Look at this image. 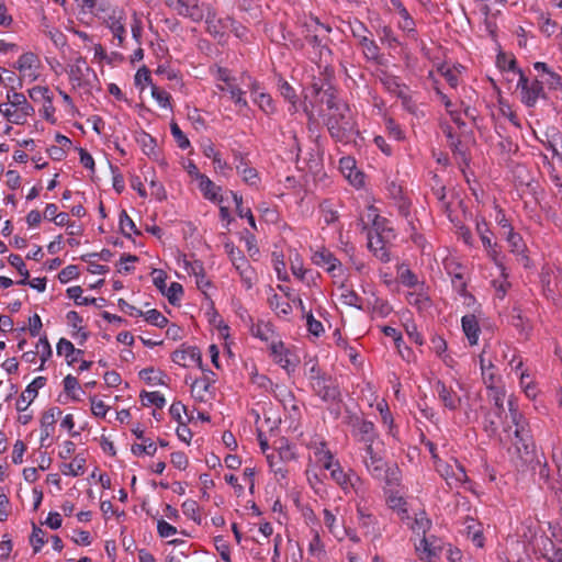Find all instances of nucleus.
<instances>
[{
    "label": "nucleus",
    "instance_id": "f257e3e1",
    "mask_svg": "<svg viewBox=\"0 0 562 562\" xmlns=\"http://www.w3.org/2000/svg\"><path fill=\"white\" fill-rule=\"evenodd\" d=\"M322 101L329 110L326 125L330 135L340 142L349 138L355 132L356 123L348 104L338 100L331 89L323 92Z\"/></svg>",
    "mask_w": 562,
    "mask_h": 562
},
{
    "label": "nucleus",
    "instance_id": "f03ea898",
    "mask_svg": "<svg viewBox=\"0 0 562 562\" xmlns=\"http://www.w3.org/2000/svg\"><path fill=\"white\" fill-rule=\"evenodd\" d=\"M34 112V108L21 92L9 91L7 102L0 103V113L15 125L25 124Z\"/></svg>",
    "mask_w": 562,
    "mask_h": 562
},
{
    "label": "nucleus",
    "instance_id": "7ed1b4c3",
    "mask_svg": "<svg viewBox=\"0 0 562 562\" xmlns=\"http://www.w3.org/2000/svg\"><path fill=\"white\" fill-rule=\"evenodd\" d=\"M508 404V414H505L503 424L504 430L508 432L510 436L512 428L514 427L513 435L514 438H508L513 445L519 450V443H521L526 449L528 448L527 441L529 438L528 430L526 429L525 420L521 414L518 412V408L513 398L507 401Z\"/></svg>",
    "mask_w": 562,
    "mask_h": 562
},
{
    "label": "nucleus",
    "instance_id": "20e7f679",
    "mask_svg": "<svg viewBox=\"0 0 562 562\" xmlns=\"http://www.w3.org/2000/svg\"><path fill=\"white\" fill-rule=\"evenodd\" d=\"M331 480L340 486L345 494L364 495L366 486L361 477L351 469L345 470L339 461L327 469Z\"/></svg>",
    "mask_w": 562,
    "mask_h": 562
},
{
    "label": "nucleus",
    "instance_id": "39448f33",
    "mask_svg": "<svg viewBox=\"0 0 562 562\" xmlns=\"http://www.w3.org/2000/svg\"><path fill=\"white\" fill-rule=\"evenodd\" d=\"M166 5L178 15L190 19L192 22H201L210 5L198 0H164Z\"/></svg>",
    "mask_w": 562,
    "mask_h": 562
},
{
    "label": "nucleus",
    "instance_id": "423d86ee",
    "mask_svg": "<svg viewBox=\"0 0 562 562\" xmlns=\"http://www.w3.org/2000/svg\"><path fill=\"white\" fill-rule=\"evenodd\" d=\"M68 76L74 89H83L91 86V80L95 78L93 70L81 57L75 59L69 66Z\"/></svg>",
    "mask_w": 562,
    "mask_h": 562
},
{
    "label": "nucleus",
    "instance_id": "0eeeda50",
    "mask_svg": "<svg viewBox=\"0 0 562 562\" xmlns=\"http://www.w3.org/2000/svg\"><path fill=\"white\" fill-rule=\"evenodd\" d=\"M436 471L450 486L457 487L468 479L464 468L454 459H452L451 463L438 460L436 462Z\"/></svg>",
    "mask_w": 562,
    "mask_h": 562
},
{
    "label": "nucleus",
    "instance_id": "6e6552de",
    "mask_svg": "<svg viewBox=\"0 0 562 562\" xmlns=\"http://www.w3.org/2000/svg\"><path fill=\"white\" fill-rule=\"evenodd\" d=\"M102 19L104 24L112 32L113 36L117 38L119 44L122 45L126 36V14L124 10L119 7L110 8L104 12Z\"/></svg>",
    "mask_w": 562,
    "mask_h": 562
},
{
    "label": "nucleus",
    "instance_id": "1a4fd4ad",
    "mask_svg": "<svg viewBox=\"0 0 562 562\" xmlns=\"http://www.w3.org/2000/svg\"><path fill=\"white\" fill-rule=\"evenodd\" d=\"M519 80L517 83V88L520 89L521 101L529 108L535 106L539 98L543 97V87L542 82L539 80L529 81L524 74L518 70Z\"/></svg>",
    "mask_w": 562,
    "mask_h": 562
},
{
    "label": "nucleus",
    "instance_id": "9d476101",
    "mask_svg": "<svg viewBox=\"0 0 562 562\" xmlns=\"http://www.w3.org/2000/svg\"><path fill=\"white\" fill-rule=\"evenodd\" d=\"M14 67L19 70L23 79L33 82L40 76L41 61L34 53L27 52L18 58Z\"/></svg>",
    "mask_w": 562,
    "mask_h": 562
},
{
    "label": "nucleus",
    "instance_id": "9b49d317",
    "mask_svg": "<svg viewBox=\"0 0 562 562\" xmlns=\"http://www.w3.org/2000/svg\"><path fill=\"white\" fill-rule=\"evenodd\" d=\"M214 373L209 371L203 376L195 379L191 383V396L195 402L207 403L214 396Z\"/></svg>",
    "mask_w": 562,
    "mask_h": 562
},
{
    "label": "nucleus",
    "instance_id": "f8f14e48",
    "mask_svg": "<svg viewBox=\"0 0 562 562\" xmlns=\"http://www.w3.org/2000/svg\"><path fill=\"white\" fill-rule=\"evenodd\" d=\"M204 19L207 32L220 40L224 37L231 26L234 25V21L231 16L220 18L211 7L206 11Z\"/></svg>",
    "mask_w": 562,
    "mask_h": 562
},
{
    "label": "nucleus",
    "instance_id": "ddd939ff",
    "mask_svg": "<svg viewBox=\"0 0 562 562\" xmlns=\"http://www.w3.org/2000/svg\"><path fill=\"white\" fill-rule=\"evenodd\" d=\"M314 393L319 396L324 402L335 403L339 401L340 392L336 382L328 375L322 380L313 381L311 386Z\"/></svg>",
    "mask_w": 562,
    "mask_h": 562
},
{
    "label": "nucleus",
    "instance_id": "4468645a",
    "mask_svg": "<svg viewBox=\"0 0 562 562\" xmlns=\"http://www.w3.org/2000/svg\"><path fill=\"white\" fill-rule=\"evenodd\" d=\"M434 389L446 408L456 411L461 406L462 397L452 386L447 385L442 381H437Z\"/></svg>",
    "mask_w": 562,
    "mask_h": 562
},
{
    "label": "nucleus",
    "instance_id": "2eb2a0df",
    "mask_svg": "<svg viewBox=\"0 0 562 562\" xmlns=\"http://www.w3.org/2000/svg\"><path fill=\"white\" fill-rule=\"evenodd\" d=\"M352 431L358 440L363 442L366 447H372L374 440L378 438L374 424L359 417L352 419Z\"/></svg>",
    "mask_w": 562,
    "mask_h": 562
},
{
    "label": "nucleus",
    "instance_id": "dca6fc26",
    "mask_svg": "<svg viewBox=\"0 0 562 562\" xmlns=\"http://www.w3.org/2000/svg\"><path fill=\"white\" fill-rule=\"evenodd\" d=\"M366 454L363 457V463L368 470V472L378 480H381L384 477V474L386 472L385 469V462L383 458L374 451L373 446L372 447H366Z\"/></svg>",
    "mask_w": 562,
    "mask_h": 562
},
{
    "label": "nucleus",
    "instance_id": "f3484780",
    "mask_svg": "<svg viewBox=\"0 0 562 562\" xmlns=\"http://www.w3.org/2000/svg\"><path fill=\"white\" fill-rule=\"evenodd\" d=\"M269 349L276 363L288 372L294 370L295 359L281 340L271 341Z\"/></svg>",
    "mask_w": 562,
    "mask_h": 562
},
{
    "label": "nucleus",
    "instance_id": "a211bd4d",
    "mask_svg": "<svg viewBox=\"0 0 562 562\" xmlns=\"http://www.w3.org/2000/svg\"><path fill=\"white\" fill-rule=\"evenodd\" d=\"M172 361L182 367L198 366L202 369V355L199 348L189 346L172 353Z\"/></svg>",
    "mask_w": 562,
    "mask_h": 562
},
{
    "label": "nucleus",
    "instance_id": "6ab92c4d",
    "mask_svg": "<svg viewBox=\"0 0 562 562\" xmlns=\"http://www.w3.org/2000/svg\"><path fill=\"white\" fill-rule=\"evenodd\" d=\"M46 384V379L44 376L35 378L32 383H30L26 389L22 392L20 397L16 401V409L19 412H24L30 406V404L37 396V392Z\"/></svg>",
    "mask_w": 562,
    "mask_h": 562
},
{
    "label": "nucleus",
    "instance_id": "aec40b11",
    "mask_svg": "<svg viewBox=\"0 0 562 562\" xmlns=\"http://www.w3.org/2000/svg\"><path fill=\"white\" fill-rule=\"evenodd\" d=\"M199 189L203 193L204 198L217 203H223V196L221 194V187L216 186L207 176H199Z\"/></svg>",
    "mask_w": 562,
    "mask_h": 562
},
{
    "label": "nucleus",
    "instance_id": "412c9836",
    "mask_svg": "<svg viewBox=\"0 0 562 562\" xmlns=\"http://www.w3.org/2000/svg\"><path fill=\"white\" fill-rule=\"evenodd\" d=\"M380 81L383 85V87L394 95L403 99L405 102L407 100V87L395 76L383 72L380 77Z\"/></svg>",
    "mask_w": 562,
    "mask_h": 562
},
{
    "label": "nucleus",
    "instance_id": "4be33fe9",
    "mask_svg": "<svg viewBox=\"0 0 562 562\" xmlns=\"http://www.w3.org/2000/svg\"><path fill=\"white\" fill-rule=\"evenodd\" d=\"M462 330L469 340L471 346H474L479 341L481 328L477 318L473 314L464 315L461 319Z\"/></svg>",
    "mask_w": 562,
    "mask_h": 562
},
{
    "label": "nucleus",
    "instance_id": "5701e85b",
    "mask_svg": "<svg viewBox=\"0 0 562 562\" xmlns=\"http://www.w3.org/2000/svg\"><path fill=\"white\" fill-rule=\"evenodd\" d=\"M480 364L482 370V379L486 389H492L501 385V376L496 373V369L493 363L485 360L484 352L480 356Z\"/></svg>",
    "mask_w": 562,
    "mask_h": 562
},
{
    "label": "nucleus",
    "instance_id": "b1692460",
    "mask_svg": "<svg viewBox=\"0 0 562 562\" xmlns=\"http://www.w3.org/2000/svg\"><path fill=\"white\" fill-rule=\"evenodd\" d=\"M324 268L334 279V282L336 284H339V288H344V282L347 281V273L340 262L339 259H337L334 254L327 259L326 266H323Z\"/></svg>",
    "mask_w": 562,
    "mask_h": 562
},
{
    "label": "nucleus",
    "instance_id": "393cba45",
    "mask_svg": "<svg viewBox=\"0 0 562 562\" xmlns=\"http://www.w3.org/2000/svg\"><path fill=\"white\" fill-rule=\"evenodd\" d=\"M56 414H61L59 409H49L45 412L41 418V446L45 445L46 439H48L55 429L56 423Z\"/></svg>",
    "mask_w": 562,
    "mask_h": 562
},
{
    "label": "nucleus",
    "instance_id": "a878e982",
    "mask_svg": "<svg viewBox=\"0 0 562 562\" xmlns=\"http://www.w3.org/2000/svg\"><path fill=\"white\" fill-rule=\"evenodd\" d=\"M313 450L316 461L326 470L330 469L333 464L338 462L324 441H315L313 443Z\"/></svg>",
    "mask_w": 562,
    "mask_h": 562
},
{
    "label": "nucleus",
    "instance_id": "bb28decb",
    "mask_svg": "<svg viewBox=\"0 0 562 562\" xmlns=\"http://www.w3.org/2000/svg\"><path fill=\"white\" fill-rule=\"evenodd\" d=\"M416 552L419 557V559L424 562H436V559L438 558V548L432 546L428 541L426 537L422 538L419 540V543L416 544Z\"/></svg>",
    "mask_w": 562,
    "mask_h": 562
},
{
    "label": "nucleus",
    "instance_id": "cd10ccee",
    "mask_svg": "<svg viewBox=\"0 0 562 562\" xmlns=\"http://www.w3.org/2000/svg\"><path fill=\"white\" fill-rule=\"evenodd\" d=\"M58 356H65L69 364L77 361L78 356L82 353V350L76 349L71 341L66 338H60L56 346Z\"/></svg>",
    "mask_w": 562,
    "mask_h": 562
},
{
    "label": "nucleus",
    "instance_id": "c85d7f7f",
    "mask_svg": "<svg viewBox=\"0 0 562 562\" xmlns=\"http://www.w3.org/2000/svg\"><path fill=\"white\" fill-rule=\"evenodd\" d=\"M136 140L146 156H148L150 159L158 160L159 153L157 150V144L154 137L147 133H140Z\"/></svg>",
    "mask_w": 562,
    "mask_h": 562
},
{
    "label": "nucleus",
    "instance_id": "c756f323",
    "mask_svg": "<svg viewBox=\"0 0 562 562\" xmlns=\"http://www.w3.org/2000/svg\"><path fill=\"white\" fill-rule=\"evenodd\" d=\"M307 31L311 34H307L306 37L311 43L318 44L321 42V37H323L326 33L330 32V27L322 24L316 19H311L308 23H306Z\"/></svg>",
    "mask_w": 562,
    "mask_h": 562
},
{
    "label": "nucleus",
    "instance_id": "7c9ffc66",
    "mask_svg": "<svg viewBox=\"0 0 562 562\" xmlns=\"http://www.w3.org/2000/svg\"><path fill=\"white\" fill-rule=\"evenodd\" d=\"M505 390L502 385L488 389V397L494 403V406L496 408L495 416L503 420V413H505L504 409V402H505Z\"/></svg>",
    "mask_w": 562,
    "mask_h": 562
},
{
    "label": "nucleus",
    "instance_id": "2f4dec72",
    "mask_svg": "<svg viewBox=\"0 0 562 562\" xmlns=\"http://www.w3.org/2000/svg\"><path fill=\"white\" fill-rule=\"evenodd\" d=\"M251 334L262 341H276L273 326L268 323L260 321L251 326Z\"/></svg>",
    "mask_w": 562,
    "mask_h": 562
},
{
    "label": "nucleus",
    "instance_id": "473e14b6",
    "mask_svg": "<svg viewBox=\"0 0 562 562\" xmlns=\"http://www.w3.org/2000/svg\"><path fill=\"white\" fill-rule=\"evenodd\" d=\"M217 89L221 91H226L229 93L231 99L239 106H247V101L244 97L245 92L236 85L235 81H231L226 85H216Z\"/></svg>",
    "mask_w": 562,
    "mask_h": 562
},
{
    "label": "nucleus",
    "instance_id": "72a5a7b5",
    "mask_svg": "<svg viewBox=\"0 0 562 562\" xmlns=\"http://www.w3.org/2000/svg\"><path fill=\"white\" fill-rule=\"evenodd\" d=\"M86 459L82 456H76L71 462L61 467V473L69 476H79L85 473Z\"/></svg>",
    "mask_w": 562,
    "mask_h": 562
},
{
    "label": "nucleus",
    "instance_id": "f704fd0d",
    "mask_svg": "<svg viewBox=\"0 0 562 562\" xmlns=\"http://www.w3.org/2000/svg\"><path fill=\"white\" fill-rule=\"evenodd\" d=\"M237 172L241 176L243 180L250 184L257 186L259 182L258 172L255 168L247 166L243 159L236 165Z\"/></svg>",
    "mask_w": 562,
    "mask_h": 562
},
{
    "label": "nucleus",
    "instance_id": "c9c22d12",
    "mask_svg": "<svg viewBox=\"0 0 562 562\" xmlns=\"http://www.w3.org/2000/svg\"><path fill=\"white\" fill-rule=\"evenodd\" d=\"M431 521L427 518L425 513L416 515L411 528L416 536L422 538L426 537V532L430 529Z\"/></svg>",
    "mask_w": 562,
    "mask_h": 562
},
{
    "label": "nucleus",
    "instance_id": "e433bc0d",
    "mask_svg": "<svg viewBox=\"0 0 562 562\" xmlns=\"http://www.w3.org/2000/svg\"><path fill=\"white\" fill-rule=\"evenodd\" d=\"M43 33L50 38L57 48H63L67 43L64 33L58 29L49 26L48 24H43Z\"/></svg>",
    "mask_w": 562,
    "mask_h": 562
},
{
    "label": "nucleus",
    "instance_id": "4c0bfd02",
    "mask_svg": "<svg viewBox=\"0 0 562 562\" xmlns=\"http://www.w3.org/2000/svg\"><path fill=\"white\" fill-rule=\"evenodd\" d=\"M357 513L360 526L367 529L368 532L374 531L376 525V519L374 516L360 505L357 506Z\"/></svg>",
    "mask_w": 562,
    "mask_h": 562
},
{
    "label": "nucleus",
    "instance_id": "58836bf2",
    "mask_svg": "<svg viewBox=\"0 0 562 562\" xmlns=\"http://www.w3.org/2000/svg\"><path fill=\"white\" fill-rule=\"evenodd\" d=\"M238 258H233V262L236 267V269L239 271L244 282L246 283V286L247 288H250L251 286V277H250V267L248 265V261L244 258V256H241L240 254H238Z\"/></svg>",
    "mask_w": 562,
    "mask_h": 562
},
{
    "label": "nucleus",
    "instance_id": "ea45409f",
    "mask_svg": "<svg viewBox=\"0 0 562 562\" xmlns=\"http://www.w3.org/2000/svg\"><path fill=\"white\" fill-rule=\"evenodd\" d=\"M140 400L143 405L145 406H156L157 408H161L166 404V400L164 395L159 392H143L140 394Z\"/></svg>",
    "mask_w": 562,
    "mask_h": 562
},
{
    "label": "nucleus",
    "instance_id": "a19ab883",
    "mask_svg": "<svg viewBox=\"0 0 562 562\" xmlns=\"http://www.w3.org/2000/svg\"><path fill=\"white\" fill-rule=\"evenodd\" d=\"M269 305L278 315L286 316L292 311L291 304L277 294L269 299Z\"/></svg>",
    "mask_w": 562,
    "mask_h": 562
},
{
    "label": "nucleus",
    "instance_id": "79ce46f5",
    "mask_svg": "<svg viewBox=\"0 0 562 562\" xmlns=\"http://www.w3.org/2000/svg\"><path fill=\"white\" fill-rule=\"evenodd\" d=\"M178 265L182 267L184 271L192 277L198 276L199 273H201L202 270H204L200 261H190L184 255L178 257Z\"/></svg>",
    "mask_w": 562,
    "mask_h": 562
},
{
    "label": "nucleus",
    "instance_id": "37998d69",
    "mask_svg": "<svg viewBox=\"0 0 562 562\" xmlns=\"http://www.w3.org/2000/svg\"><path fill=\"white\" fill-rule=\"evenodd\" d=\"M64 390L65 392L74 400V401H79L80 400V395H79V392L81 391L80 389V385H79V382L78 380L68 374L64 378Z\"/></svg>",
    "mask_w": 562,
    "mask_h": 562
},
{
    "label": "nucleus",
    "instance_id": "c03bdc74",
    "mask_svg": "<svg viewBox=\"0 0 562 562\" xmlns=\"http://www.w3.org/2000/svg\"><path fill=\"white\" fill-rule=\"evenodd\" d=\"M119 224L122 234L126 237H131L132 234H139L135 223L125 211L120 213Z\"/></svg>",
    "mask_w": 562,
    "mask_h": 562
},
{
    "label": "nucleus",
    "instance_id": "a18cd8bd",
    "mask_svg": "<svg viewBox=\"0 0 562 562\" xmlns=\"http://www.w3.org/2000/svg\"><path fill=\"white\" fill-rule=\"evenodd\" d=\"M376 409L379 411L381 415L382 423L389 427V432L392 436H395L393 429H394V420L393 416L390 413L389 405L385 401H380L376 403Z\"/></svg>",
    "mask_w": 562,
    "mask_h": 562
},
{
    "label": "nucleus",
    "instance_id": "49530a36",
    "mask_svg": "<svg viewBox=\"0 0 562 562\" xmlns=\"http://www.w3.org/2000/svg\"><path fill=\"white\" fill-rule=\"evenodd\" d=\"M467 536L471 539L473 544L477 548H482L484 546V538L482 536V530L480 527L474 522L473 519L469 521L467 525Z\"/></svg>",
    "mask_w": 562,
    "mask_h": 562
},
{
    "label": "nucleus",
    "instance_id": "de8ad7c7",
    "mask_svg": "<svg viewBox=\"0 0 562 562\" xmlns=\"http://www.w3.org/2000/svg\"><path fill=\"white\" fill-rule=\"evenodd\" d=\"M8 260H9V263L12 267H14L19 271V273L23 277L22 280H20L18 283L25 285L30 274H29V270L26 269V266H25L23 259L21 258V256L12 254L9 256Z\"/></svg>",
    "mask_w": 562,
    "mask_h": 562
},
{
    "label": "nucleus",
    "instance_id": "09e8293b",
    "mask_svg": "<svg viewBox=\"0 0 562 562\" xmlns=\"http://www.w3.org/2000/svg\"><path fill=\"white\" fill-rule=\"evenodd\" d=\"M67 295L68 297L75 300L77 305H91L97 301L94 297H83L82 289L79 285L68 288Z\"/></svg>",
    "mask_w": 562,
    "mask_h": 562
},
{
    "label": "nucleus",
    "instance_id": "8fccbe9b",
    "mask_svg": "<svg viewBox=\"0 0 562 562\" xmlns=\"http://www.w3.org/2000/svg\"><path fill=\"white\" fill-rule=\"evenodd\" d=\"M506 239H507V243H508V245L510 247V251L512 252H514L516 255H522L524 254L526 246H525L520 235L514 233L513 229H512V231L507 232Z\"/></svg>",
    "mask_w": 562,
    "mask_h": 562
},
{
    "label": "nucleus",
    "instance_id": "3c124183",
    "mask_svg": "<svg viewBox=\"0 0 562 562\" xmlns=\"http://www.w3.org/2000/svg\"><path fill=\"white\" fill-rule=\"evenodd\" d=\"M29 97L34 101L44 100L49 105H52L53 98L50 95L49 89L43 86H36L27 90Z\"/></svg>",
    "mask_w": 562,
    "mask_h": 562
},
{
    "label": "nucleus",
    "instance_id": "603ef678",
    "mask_svg": "<svg viewBox=\"0 0 562 562\" xmlns=\"http://www.w3.org/2000/svg\"><path fill=\"white\" fill-rule=\"evenodd\" d=\"M281 456L280 454H274V453H271V454H268L267 456V461L269 463V467L271 469V471L278 476H280L281 479H284L286 476V469L284 468L283 463L281 462Z\"/></svg>",
    "mask_w": 562,
    "mask_h": 562
},
{
    "label": "nucleus",
    "instance_id": "864d4df0",
    "mask_svg": "<svg viewBox=\"0 0 562 562\" xmlns=\"http://www.w3.org/2000/svg\"><path fill=\"white\" fill-rule=\"evenodd\" d=\"M133 454L140 457L143 454L154 456L157 451L155 443L150 439H145L144 443H135L131 448Z\"/></svg>",
    "mask_w": 562,
    "mask_h": 562
},
{
    "label": "nucleus",
    "instance_id": "5fc2aeb1",
    "mask_svg": "<svg viewBox=\"0 0 562 562\" xmlns=\"http://www.w3.org/2000/svg\"><path fill=\"white\" fill-rule=\"evenodd\" d=\"M254 101L267 114L274 113L276 106H274L272 98L269 94H267L265 92H260V93H258L257 97H255Z\"/></svg>",
    "mask_w": 562,
    "mask_h": 562
},
{
    "label": "nucleus",
    "instance_id": "6e6d98bb",
    "mask_svg": "<svg viewBox=\"0 0 562 562\" xmlns=\"http://www.w3.org/2000/svg\"><path fill=\"white\" fill-rule=\"evenodd\" d=\"M139 376L150 385L162 384V373L153 368L143 369Z\"/></svg>",
    "mask_w": 562,
    "mask_h": 562
},
{
    "label": "nucleus",
    "instance_id": "4d7b16f0",
    "mask_svg": "<svg viewBox=\"0 0 562 562\" xmlns=\"http://www.w3.org/2000/svg\"><path fill=\"white\" fill-rule=\"evenodd\" d=\"M401 20L398 21V26L402 31L406 32L408 35H415V22L413 18L409 15L407 10H402L398 14Z\"/></svg>",
    "mask_w": 562,
    "mask_h": 562
},
{
    "label": "nucleus",
    "instance_id": "13d9d810",
    "mask_svg": "<svg viewBox=\"0 0 562 562\" xmlns=\"http://www.w3.org/2000/svg\"><path fill=\"white\" fill-rule=\"evenodd\" d=\"M143 316L149 324L159 328H164L168 323V319L157 310H149L143 313Z\"/></svg>",
    "mask_w": 562,
    "mask_h": 562
},
{
    "label": "nucleus",
    "instance_id": "bf43d9fd",
    "mask_svg": "<svg viewBox=\"0 0 562 562\" xmlns=\"http://www.w3.org/2000/svg\"><path fill=\"white\" fill-rule=\"evenodd\" d=\"M182 513L193 521H200L199 505L193 499H187L181 505Z\"/></svg>",
    "mask_w": 562,
    "mask_h": 562
},
{
    "label": "nucleus",
    "instance_id": "052dcab7",
    "mask_svg": "<svg viewBox=\"0 0 562 562\" xmlns=\"http://www.w3.org/2000/svg\"><path fill=\"white\" fill-rule=\"evenodd\" d=\"M170 132L181 149H187L188 147H190V140L176 122H172L170 124Z\"/></svg>",
    "mask_w": 562,
    "mask_h": 562
},
{
    "label": "nucleus",
    "instance_id": "680f3d73",
    "mask_svg": "<svg viewBox=\"0 0 562 562\" xmlns=\"http://www.w3.org/2000/svg\"><path fill=\"white\" fill-rule=\"evenodd\" d=\"M36 353L41 356L42 363L40 369H43L44 363L52 356V348L46 337L40 338L38 342L36 344Z\"/></svg>",
    "mask_w": 562,
    "mask_h": 562
},
{
    "label": "nucleus",
    "instance_id": "e2e57ef3",
    "mask_svg": "<svg viewBox=\"0 0 562 562\" xmlns=\"http://www.w3.org/2000/svg\"><path fill=\"white\" fill-rule=\"evenodd\" d=\"M151 97L156 100V102L161 106V108H170V94L158 88L157 86H151Z\"/></svg>",
    "mask_w": 562,
    "mask_h": 562
},
{
    "label": "nucleus",
    "instance_id": "0e129e2a",
    "mask_svg": "<svg viewBox=\"0 0 562 562\" xmlns=\"http://www.w3.org/2000/svg\"><path fill=\"white\" fill-rule=\"evenodd\" d=\"M361 45L363 53L368 59H376L379 56V48L374 41L370 40L369 37L362 38L361 42H359Z\"/></svg>",
    "mask_w": 562,
    "mask_h": 562
},
{
    "label": "nucleus",
    "instance_id": "69168bd1",
    "mask_svg": "<svg viewBox=\"0 0 562 562\" xmlns=\"http://www.w3.org/2000/svg\"><path fill=\"white\" fill-rule=\"evenodd\" d=\"M371 311L374 316L383 318L391 313L392 307L387 302L380 299H375L374 302L372 303Z\"/></svg>",
    "mask_w": 562,
    "mask_h": 562
},
{
    "label": "nucleus",
    "instance_id": "338daca9",
    "mask_svg": "<svg viewBox=\"0 0 562 562\" xmlns=\"http://www.w3.org/2000/svg\"><path fill=\"white\" fill-rule=\"evenodd\" d=\"M559 144L562 147V136L558 132H554L552 139L548 140L546 146L552 151L553 158H557L562 164V153L558 148Z\"/></svg>",
    "mask_w": 562,
    "mask_h": 562
},
{
    "label": "nucleus",
    "instance_id": "774afa93",
    "mask_svg": "<svg viewBox=\"0 0 562 562\" xmlns=\"http://www.w3.org/2000/svg\"><path fill=\"white\" fill-rule=\"evenodd\" d=\"M162 293L168 297L171 304H175L183 294V289L180 283L172 282L167 290H164Z\"/></svg>",
    "mask_w": 562,
    "mask_h": 562
}]
</instances>
